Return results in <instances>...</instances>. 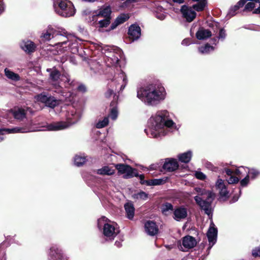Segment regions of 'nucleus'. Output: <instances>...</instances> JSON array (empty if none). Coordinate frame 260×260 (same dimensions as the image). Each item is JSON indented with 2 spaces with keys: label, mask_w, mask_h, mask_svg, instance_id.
<instances>
[{
  "label": "nucleus",
  "mask_w": 260,
  "mask_h": 260,
  "mask_svg": "<svg viewBox=\"0 0 260 260\" xmlns=\"http://www.w3.org/2000/svg\"><path fill=\"white\" fill-rule=\"evenodd\" d=\"M248 175H250L251 179H255L259 175V172L254 169H248Z\"/></svg>",
  "instance_id": "obj_41"
},
{
  "label": "nucleus",
  "mask_w": 260,
  "mask_h": 260,
  "mask_svg": "<svg viewBox=\"0 0 260 260\" xmlns=\"http://www.w3.org/2000/svg\"><path fill=\"white\" fill-rule=\"evenodd\" d=\"M180 12L182 15V17L185 19L187 22L193 21L197 16L196 11L193 10L191 7L186 5L181 6Z\"/></svg>",
  "instance_id": "obj_8"
},
{
  "label": "nucleus",
  "mask_w": 260,
  "mask_h": 260,
  "mask_svg": "<svg viewBox=\"0 0 260 260\" xmlns=\"http://www.w3.org/2000/svg\"><path fill=\"white\" fill-rule=\"evenodd\" d=\"M76 90L81 93H85L87 90L86 86L83 84L78 85L76 87Z\"/></svg>",
  "instance_id": "obj_44"
},
{
  "label": "nucleus",
  "mask_w": 260,
  "mask_h": 260,
  "mask_svg": "<svg viewBox=\"0 0 260 260\" xmlns=\"http://www.w3.org/2000/svg\"><path fill=\"white\" fill-rule=\"evenodd\" d=\"M26 113L23 108H19L14 112L13 115L15 119L22 120L26 117Z\"/></svg>",
  "instance_id": "obj_28"
},
{
  "label": "nucleus",
  "mask_w": 260,
  "mask_h": 260,
  "mask_svg": "<svg viewBox=\"0 0 260 260\" xmlns=\"http://www.w3.org/2000/svg\"><path fill=\"white\" fill-rule=\"evenodd\" d=\"M103 51H104L103 53H107V54L113 53L114 54V48L113 47H105L103 49Z\"/></svg>",
  "instance_id": "obj_52"
},
{
  "label": "nucleus",
  "mask_w": 260,
  "mask_h": 260,
  "mask_svg": "<svg viewBox=\"0 0 260 260\" xmlns=\"http://www.w3.org/2000/svg\"><path fill=\"white\" fill-rule=\"evenodd\" d=\"M140 179V182L141 184L146 185L147 186V182H149V180H145V176L144 174L139 175L138 176Z\"/></svg>",
  "instance_id": "obj_46"
},
{
  "label": "nucleus",
  "mask_w": 260,
  "mask_h": 260,
  "mask_svg": "<svg viewBox=\"0 0 260 260\" xmlns=\"http://www.w3.org/2000/svg\"><path fill=\"white\" fill-rule=\"evenodd\" d=\"M168 179V177L159 179H149V182H147V186H154L164 184L166 182Z\"/></svg>",
  "instance_id": "obj_27"
},
{
  "label": "nucleus",
  "mask_w": 260,
  "mask_h": 260,
  "mask_svg": "<svg viewBox=\"0 0 260 260\" xmlns=\"http://www.w3.org/2000/svg\"><path fill=\"white\" fill-rule=\"evenodd\" d=\"M211 31L209 29H205L203 27H200L196 34V38L199 40L207 39L211 37Z\"/></svg>",
  "instance_id": "obj_18"
},
{
  "label": "nucleus",
  "mask_w": 260,
  "mask_h": 260,
  "mask_svg": "<svg viewBox=\"0 0 260 260\" xmlns=\"http://www.w3.org/2000/svg\"><path fill=\"white\" fill-rule=\"evenodd\" d=\"M197 244L196 239L190 236H187L183 238L182 245H180L179 248L183 251L194 247Z\"/></svg>",
  "instance_id": "obj_10"
},
{
  "label": "nucleus",
  "mask_w": 260,
  "mask_h": 260,
  "mask_svg": "<svg viewBox=\"0 0 260 260\" xmlns=\"http://www.w3.org/2000/svg\"><path fill=\"white\" fill-rule=\"evenodd\" d=\"M213 196H207L206 199L201 196H195L194 200L201 209L205 211L208 216H212L213 208L212 203L213 201Z\"/></svg>",
  "instance_id": "obj_6"
},
{
  "label": "nucleus",
  "mask_w": 260,
  "mask_h": 260,
  "mask_svg": "<svg viewBox=\"0 0 260 260\" xmlns=\"http://www.w3.org/2000/svg\"><path fill=\"white\" fill-rule=\"evenodd\" d=\"M252 254L255 256H260V247L253 250Z\"/></svg>",
  "instance_id": "obj_58"
},
{
  "label": "nucleus",
  "mask_w": 260,
  "mask_h": 260,
  "mask_svg": "<svg viewBox=\"0 0 260 260\" xmlns=\"http://www.w3.org/2000/svg\"><path fill=\"white\" fill-rule=\"evenodd\" d=\"M49 256L50 260H67L61 250L56 245L52 246L50 249Z\"/></svg>",
  "instance_id": "obj_12"
},
{
  "label": "nucleus",
  "mask_w": 260,
  "mask_h": 260,
  "mask_svg": "<svg viewBox=\"0 0 260 260\" xmlns=\"http://www.w3.org/2000/svg\"><path fill=\"white\" fill-rule=\"evenodd\" d=\"M249 181V175L248 174H247L246 175V176L244 179H243L242 180H241L240 181V185L242 187L246 186L248 185Z\"/></svg>",
  "instance_id": "obj_43"
},
{
  "label": "nucleus",
  "mask_w": 260,
  "mask_h": 260,
  "mask_svg": "<svg viewBox=\"0 0 260 260\" xmlns=\"http://www.w3.org/2000/svg\"><path fill=\"white\" fill-rule=\"evenodd\" d=\"M137 2H138L137 0H126V1H125L123 3V5L126 7H129L130 4Z\"/></svg>",
  "instance_id": "obj_55"
},
{
  "label": "nucleus",
  "mask_w": 260,
  "mask_h": 260,
  "mask_svg": "<svg viewBox=\"0 0 260 260\" xmlns=\"http://www.w3.org/2000/svg\"><path fill=\"white\" fill-rule=\"evenodd\" d=\"M207 0L201 1L197 4H194L191 7L192 9H194V11L197 12H202L204 10L205 7L207 6Z\"/></svg>",
  "instance_id": "obj_26"
},
{
  "label": "nucleus",
  "mask_w": 260,
  "mask_h": 260,
  "mask_svg": "<svg viewBox=\"0 0 260 260\" xmlns=\"http://www.w3.org/2000/svg\"><path fill=\"white\" fill-rule=\"evenodd\" d=\"M195 176L197 179L201 180H204L206 178V175L202 172H197Z\"/></svg>",
  "instance_id": "obj_49"
},
{
  "label": "nucleus",
  "mask_w": 260,
  "mask_h": 260,
  "mask_svg": "<svg viewBox=\"0 0 260 260\" xmlns=\"http://www.w3.org/2000/svg\"><path fill=\"white\" fill-rule=\"evenodd\" d=\"M86 158L84 156L76 155L74 158L75 165L78 167L82 166L86 161Z\"/></svg>",
  "instance_id": "obj_36"
},
{
  "label": "nucleus",
  "mask_w": 260,
  "mask_h": 260,
  "mask_svg": "<svg viewBox=\"0 0 260 260\" xmlns=\"http://www.w3.org/2000/svg\"><path fill=\"white\" fill-rule=\"evenodd\" d=\"M253 13L256 14H260V4H259V6L258 8L254 10V11H253Z\"/></svg>",
  "instance_id": "obj_61"
},
{
  "label": "nucleus",
  "mask_w": 260,
  "mask_h": 260,
  "mask_svg": "<svg viewBox=\"0 0 260 260\" xmlns=\"http://www.w3.org/2000/svg\"><path fill=\"white\" fill-rule=\"evenodd\" d=\"M54 8L56 13L64 17L72 16L75 13L73 3L68 0H57L54 3Z\"/></svg>",
  "instance_id": "obj_3"
},
{
  "label": "nucleus",
  "mask_w": 260,
  "mask_h": 260,
  "mask_svg": "<svg viewBox=\"0 0 260 260\" xmlns=\"http://www.w3.org/2000/svg\"><path fill=\"white\" fill-rule=\"evenodd\" d=\"M20 47L28 54H31L35 52L37 49L36 44L29 40L22 41L20 43Z\"/></svg>",
  "instance_id": "obj_11"
},
{
  "label": "nucleus",
  "mask_w": 260,
  "mask_h": 260,
  "mask_svg": "<svg viewBox=\"0 0 260 260\" xmlns=\"http://www.w3.org/2000/svg\"><path fill=\"white\" fill-rule=\"evenodd\" d=\"M109 123L108 117H105L102 120L99 121L96 124L95 127L97 128H101L106 126Z\"/></svg>",
  "instance_id": "obj_38"
},
{
  "label": "nucleus",
  "mask_w": 260,
  "mask_h": 260,
  "mask_svg": "<svg viewBox=\"0 0 260 260\" xmlns=\"http://www.w3.org/2000/svg\"><path fill=\"white\" fill-rule=\"evenodd\" d=\"M215 187L219 190L218 195H228L229 191L224 181L221 179H218L216 182Z\"/></svg>",
  "instance_id": "obj_21"
},
{
  "label": "nucleus",
  "mask_w": 260,
  "mask_h": 260,
  "mask_svg": "<svg viewBox=\"0 0 260 260\" xmlns=\"http://www.w3.org/2000/svg\"><path fill=\"white\" fill-rule=\"evenodd\" d=\"M97 174L101 175H111L114 174V170H112L108 166H104L97 170Z\"/></svg>",
  "instance_id": "obj_29"
},
{
  "label": "nucleus",
  "mask_w": 260,
  "mask_h": 260,
  "mask_svg": "<svg viewBox=\"0 0 260 260\" xmlns=\"http://www.w3.org/2000/svg\"><path fill=\"white\" fill-rule=\"evenodd\" d=\"M179 165L175 158H167L162 166L164 170L167 172H172L178 169Z\"/></svg>",
  "instance_id": "obj_14"
},
{
  "label": "nucleus",
  "mask_w": 260,
  "mask_h": 260,
  "mask_svg": "<svg viewBox=\"0 0 260 260\" xmlns=\"http://www.w3.org/2000/svg\"><path fill=\"white\" fill-rule=\"evenodd\" d=\"M114 104V101H112L110 104V112L109 115V117L112 120H114V107H112L113 104Z\"/></svg>",
  "instance_id": "obj_54"
},
{
  "label": "nucleus",
  "mask_w": 260,
  "mask_h": 260,
  "mask_svg": "<svg viewBox=\"0 0 260 260\" xmlns=\"http://www.w3.org/2000/svg\"><path fill=\"white\" fill-rule=\"evenodd\" d=\"M241 171H240L239 169H236L234 171V175H236V176H238L239 177H240V176L241 175Z\"/></svg>",
  "instance_id": "obj_60"
},
{
  "label": "nucleus",
  "mask_w": 260,
  "mask_h": 260,
  "mask_svg": "<svg viewBox=\"0 0 260 260\" xmlns=\"http://www.w3.org/2000/svg\"><path fill=\"white\" fill-rule=\"evenodd\" d=\"M240 8L238 7V6H237L236 5H235L234 7H232L230 9L229 14L231 15L232 16H234L236 14V12Z\"/></svg>",
  "instance_id": "obj_45"
},
{
  "label": "nucleus",
  "mask_w": 260,
  "mask_h": 260,
  "mask_svg": "<svg viewBox=\"0 0 260 260\" xmlns=\"http://www.w3.org/2000/svg\"><path fill=\"white\" fill-rule=\"evenodd\" d=\"M206 167L207 168H209V169H211V170H213V168H215L213 165L212 164H211V163H207L206 164Z\"/></svg>",
  "instance_id": "obj_62"
},
{
  "label": "nucleus",
  "mask_w": 260,
  "mask_h": 260,
  "mask_svg": "<svg viewBox=\"0 0 260 260\" xmlns=\"http://www.w3.org/2000/svg\"><path fill=\"white\" fill-rule=\"evenodd\" d=\"M90 20L92 21H94L95 22H97L98 23L99 22V21L100 19H103V18L102 17H100V18L99 17H96V13L94 11L93 13H92V17H91V19L90 18Z\"/></svg>",
  "instance_id": "obj_53"
},
{
  "label": "nucleus",
  "mask_w": 260,
  "mask_h": 260,
  "mask_svg": "<svg viewBox=\"0 0 260 260\" xmlns=\"http://www.w3.org/2000/svg\"><path fill=\"white\" fill-rule=\"evenodd\" d=\"M126 216L129 219H132L135 215V208L131 201H128L124 204Z\"/></svg>",
  "instance_id": "obj_23"
},
{
  "label": "nucleus",
  "mask_w": 260,
  "mask_h": 260,
  "mask_svg": "<svg viewBox=\"0 0 260 260\" xmlns=\"http://www.w3.org/2000/svg\"><path fill=\"white\" fill-rule=\"evenodd\" d=\"M48 73H49V80L52 82H55L54 84L55 86V88L59 89L61 88L60 86L57 82L60 79V77H62V75L60 72L56 69L55 67L53 68H48L46 70Z\"/></svg>",
  "instance_id": "obj_9"
},
{
  "label": "nucleus",
  "mask_w": 260,
  "mask_h": 260,
  "mask_svg": "<svg viewBox=\"0 0 260 260\" xmlns=\"http://www.w3.org/2000/svg\"><path fill=\"white\" fill-rule=\"evenodd\" d=\"M72 116L73 118H68L69 119H71L70 123H71L72 124L76 123L80 119V116L79 114H75V115H72Z\"/></svg>",
  "instance_id": "obj_48"
},
{
  "label": "nucleus",
  "mask_w": 260,
  "mask_h": 260,
  "mask_svg": "<svg viewBox=\"0 0 260 260\" xmlns=\"http://www.w3.org/2000/svg\"><path fill=\"white\" fill-rule=\"evenodd\" d=\"M21 128L19 127H15L13 128H2L0 129V135H4L5 133H7L8 134L20 132ZM1 140H3V138H0Z\"/></svg>",
  "instance_id": "obj_35"
},
{
  "label": "nucleus",
  "mask_w": 260,
  "mask_h": 260,
  "mask_svg": "<svg viewBox=\"0 0 260 260\" xmlns=\"http://www.w3.org/2000/svg\"><path fill=\"white\" fill-rule=\"evenodd\" d=\"M110 87H111V85H110V84L108 83V90L105 93V96L106 98H109L111 97V96L113 93V90L110 88Z\"/></svg>",
  "instance_id": "obj_51"
},
{
  "label": "nucleus",
  "mask_w": 260,
  "mask_h": 260,
  "mask_svg": "<svg viewBox=\"0 0 260 260\" xmlns=\"http://www.w3.org/2000/svg\"><path fill=\"white\" fill-rule=\"evenodd\" d=\"M112 222L105 216H102L97 221L98 228L101 232L106 240L114 239V226Z\"/></svg>",
  "instance_id": "obj_4"
},
{
  "label": "nucleus",
  "mask_w": 260,
  "mask_h": 260,
  "mask_svg": "<svg viewBox=\"0 0 260 260\" xmlns=\"http://www.w3.org/2000/svg\"><path fill=\"white\" fill-rule=\"evenodd\" d=\"M217 235V229L215 227V224L212 221L207 233V236L210 244L214 245L216 241Z\"/></svg>",
  "instance_id": "obj_16"
},
{
  "label": "nucleus",
  "mask_w": 260,
  "mask_h": 260,
  "mask_svg": "<svg viewBox=\"0 0 260 260\" xmlns=\"http://www.w3.org/2000/svg\"><path fill=\"white\" fill-rule=\"evenodd\" d=\"M141 28L137 24H132L128 28V35L132 41L138 40L141 36Z\"/></svg>",
  "instance_id": "obj_13"
},
{
  "label": "nucleus",
  "mask_w": 260,
  "mask_h": 260,
  "mask_svg": "<svg viewBox=\"0 0 260 260\" xmlns=\"http://www.w3.org/2000/svg\"><path fill=\"white\" fill-rule=\"evenodd\" d=\"M62 78H64L65 79H62V80L64 81V83H67L72 88L76 87L78 85V83L76 81L74 80L71 81L70 76L67 73H63Z\"/></svg>",
  "instance_id": "obj_31"
},
{
  "label": "nucleus",
  "mask_w": 260,
  "mask_h": 260,
  "mask_svg": "<svg viewBox=\"0 0 260 260\" xmlns=\"http://www.w3.org/2000/svg\"><path fill=\"white\" fill-rule=\"evenodd\" d=\"M187 210L184 208L180 207L176 209L174 211V218L177 221H180L186 217Z\"/></svg>",
  "instance_id": "obj_22"
},
{
  "label": "nucleus",
  "mask_w": 260,
  "mask_h": 260,
  "mask_svg": "<svg viewBox=\"0 0 260 260\" xmlns=\"http://www.w3.org/2000/svg\"><path fill=\"white\" fill-rule=\"evenodd\" d=\"M174 124L173 121L171 119H166L165 118L164 123V127L166 126L167 127H171Z\"/></svg>",
  "instance_id": "obj_50"
},
{
  "label": "nucleus",
  "mask_w": 260,
  "mask_h": 260,
  "mask_svg": "<svg viewBox=\"0 0 260 260\" xmlns=\"http://www.w3.org/2000/svg\"><path fill=\"white\" fill-rule=\"evenodd\" d=\"M168 112L166 111L158 112L154 118L155 127L158 129L164 128V123L165 118L168 117Z\"/></svg>",
  "instance_id": "obj_15"
},
{
  "label": "nucleus",
  "mask_w": 260,
  "mask_h": 260,
  "mask_svg": "<svg viewBox=\"0 0 260 260\" xmlns=\"http://www.w3.org/2000/svg\"><path fill=\"white\" fill-rule=\"evenodd\" d=\"M68 42V39L66 37H65V40L61 42L58 43V44H60L61 46H62L64 44H66Z\"/></svg>",
  "instance_id": "obj_63"
},
{
  "label": "nucleus",
  "mask_w": 260,
  "mask_h": 260,
  "mask_svg": "<svg viewBox=\"0 0 260 260\" xmlns=\"http://www.w3.org/2000/svg\"><path fill=\"white\" fill-rule=\"evenodd\" d=\"M5 73L6 76L10 79L15 81H17L20 80V76L18 74H16L7 69H5Z\"/></svg>",
  "instance_id": "obj_30"
},
{
  "label": "nucleus",
  "mask_w": 260,
  "mask_h": 260,
  "mask_svg": "<svg viewBox=\"0 0 260 260\" xmlns=\"http://www.w3.org/2000/svg\"><path fill=\"white\" fill-rule=\"evenodd\" d=\"M118 115V111L117 107L115 106V120L117 118Z\"/></svg>",
  "instance_id": "obj_64"
},
{
  "label": "nucleus",
  "mask_w": 260,
  "mask_h": 260,
  "mask_svg": "<svg viewBox=\"0 0 260 260\" xmlns=\"http://www.w3.org/2000/svg\"><path fill=\"white\" fill-rule=\"evenodd\" d=\"M224 172L228 175V177H230L231 175H234V171L230 169L225 168Z\"/></svg>",
  "instance_id": "obj_57"
},
{
  "label": "nucleus",
  "mask_w": 260,
  "mask_h": 260,
  "mask_svg": "<svg viewBox=\"0 0 260 260\" xmlns=\"http://www.w3.org/2000/svg\"><path fill=\"white\" fill-rule=\"evenodd\" d=\"M51 34L50 32H48V31L43 34L42 36V37L44 38L46 40H50L51 39Z\"/></svg>",
  "instance_id": "obj_56"
},
{
  "label": "nucleus",
  "mask_w": 260,
  "mask_h": 260,
  "mask_svg": "<svg viewBox=\"0 0 260 260\" xmlns=\"http://www.w3.org/2000/svg\"><path fill=\"white\" fill-rule=\"evenodd\" d=\"M191 43V41L189 39H185L182 41V44L183 45H188Z\"/></svg>",
  "instance_id": "obj_59"
},
{
  "label": "nucleus",
  "mask_w": 260,
  "mask_h": 260,
  "mask_svg": "<svg viewBox=\"0 0 260 260\" xmlns=\"http://www.w3.org/2000/svg\"><path fill=\"white\" fill-rule=\"evenodd\" d=\"M130 16L128 13H121L115 19V28L118 25L127 21Z\"/></svg>",
  "instance_id": "obj_24"
},
{
  "label": "nucleus",
  "mask_w": 260,
  "mask_h": 260,
  "mask_svg": "<svg viewBox=\"0 0 260 260\" xmlns=\"http://www.w3.org/2000/svg\"><path fill=\"white\" fill-rule=\"evenodd\" d=\"M214 50V47L207 43L204 47L200 48V51L202 53H208L210 50L213 51Z\"/></svg>",
  "instance_id": "obj_39"
},
{
  "label": "nucleus",
  "mask_w": 260,
  "mask_h": 260,
  "mask_svg": "<svg viewBox=\"0 0 260 260\" xmlns=\"http://www.w3.org/2000/svg\"><path fill=\"white\" fill-rule=\"evenodd\" d=\"M145 232L150 236H154L158 232V228L155 222L147 221L145 224Z\"/></svg>",
  "instance_id": "obj_17"
},
{
  "label": "nucleus",
  "mask_w": 260,
  "mask_h": 260,
  "mask_svg": "<svg viewBox=\"0 0 260 260\" xmlns=\"http://www.w3.org/2000/svg\"><path fill=\"white\" fill-rule=\"evenodd\" d=\"M226 34L225 32V30L223 28H221L219 30V36L218 38L219 39L224 40L226 37Z\"/></svg>",
  "instance_id": "obj_47"
},
{
  "label": "nucleus",
  "mask_w": 260,
  "mask_h": 260,
  "mask_svg": "<svg viewBox=\"0 0 260 260\" xmlns=\"http://www.w3.org/2000/svg\"><path fill=\"white\" fill-rule=\"evenodd\" d=\"M111 17H107L100 19L99 22L97 23L98 27L100 28L107 27L110 24Z\"/></svg>",
  "instance_id": "obj_37"
},
{
  "label": "nucleus",
  "mask_w": 260,
  "mask_h": 260,
  "mask_svg": "<svg viewBox=\"0 0 260 260\" xmlns=\"http://www.w3.org/2000/svg\"><path fill=\"white\" fill-rule=\"evenodd\" d=\"M192 152L191 151H188L186 152L179 154L178 155L179 160L185 164L188 163L191 158Z\"/></svg>",
  "instance_id": "obj_25"
},
{
  "label": "nucleus",
  "mask_w": 260,
  "mask_h": 260,
  "mask_svg": "<svg viewBox=\"0 0 260 260\" xmlns=\"http://www.w3.org/2000/svg\"><path fill=\"white\" fill-rule=\"evenodd\" d=\"M115 168L118 170L119 174H123L125 179H129L138 176V171L137 169L132 168L131 166L125 164L115 165Z\"/></svg>",
  "instance_id": "obj_5"
},
{
  "label": "nucleus",
  "mask_w": 260,
  "mask_h": 260,
  "mask_svg": "<svg viewBox=\"0 0 260 260\" xmlns=\"http://www.w3.org/2000/svg\"><path fill=\"white\" fill-rule=\"evenodd\" d=\"M116 58L115 62V75L118 76L115 79V86L116 89H119V91H122L127 83L126 75L123 71V69L126 64V60L122 50L119 47L115 46V58Z\"/></svg>",
  "instance_id": "obj_2"
},
{
  "label": "nucleus",
  "mask_w": 260,
  "mask_h": 260,
  "mask_svg": "<svg viewBox=\"0 0 260 260\" xmlns=\"http://www.w3.org/2000/svg\"><path fill=\"white\" fill-rule=\"evenodd\" d=\"M161 209L162 214L167 215L173 211V207L171 204L166 203L162 205Z\"/></svg>",
  "instance_id": "obj_33"
},
{
  "label": "nucleus",
  "mask_w": 260,
  "mask_h": 260,
  "mask_svg": "<svg viewBox=\"0 0 260 260\" xmlns=\"http://www.w3.org/2000/svg\"><path fill=\"white\" fill-rule=\"evenodd\" d=\"M94 12L96 13V17H102L103 18L111 17V10L110 6L101 8Z\"/></svg>",
  "instance_id": "obj_19"
},
{
  "label": "nucleus",
  "mask_w": 260,
  "mask_h": 260,
  "mask_svg": "<svg viewBox=\"0 0 260 260\" xmlns=\"http://www.w3.org/2000/svg\"><path fill=\"white\" fill-rule=\"evenodd\" d=\"M166 90L158 81L148 84L137 91V97L148 105L155 106L165 98Z\"/></svg>",
  "instance_id": "obj_1"
},
{
  "label": "nucleus",
  "mask_w": 260,
  "mask_h": 260,
  "mask_svg": "<svg viewBox=\"0 0 260 260\" xmlns=\"http://www.w3.org/2000/svg\"><path fill=\"white\" fill-rule=\"evenodd\" d=\"M228 184H236L239 182L240 178L235 176L234 175H231L230 177L226 178Z\"/></svg>",
  "instance_id": "obj_40"
},
{
  "label": "nucleus",
  "mask_w": 260,
  "mask_h": 260,
  "mask_svg": "<svg viewBox=\"0 0 260 260\" xmlns=\"http://www.w3.org/2000/svg\"><path fill=\"white\" fill-rule=\"evenodd\" d=\"M67 127V125L63 122L59 121L52 122L47 125V128L49 131H56L63 129Z\"/></svg>",
  "instance_id": "obj_20"
},
{
  "label": "nucleus",
  "mask_w": 260,
  "mask_h": 260,
  "mask_svg": "<svg viewBox=\"0 0 260 260\" xmlns=\"http://www.w3.org/2000/svg\"><path fill=\"white\" fill-rule=\"evenodd\" d=\"M255 7V4L253 2H249L245 5L244 11H251Z\"/></svg>",
  "instance_id": "obj_42"
},
{
  "label": "nucleus",
  "mask_w": 260,
  "mask_h": 260,
  "mask_svg": "<svg viewBox=\"0 0 260 260\" xmlns=\"http://www.w3.org/2000/svg\"><path fill=\"white\" fill-rule=\"evenodd\" d=\"M37 100L39 102L45 104V106L51 108H54L58 105L57 101L54 96L45 92L38 94Z\"/></svg>",
  "instance_id": "obj_7"
},
{
  "label": "nucleus",
  "mask_w": 260,
  "mask_h": 260,
  "mask_svg": "<svg viewBox=\"0 0 260 260\" xmlns=\"http://www.w3.org/2000/svg\"><path fill=\"white\" fill-rule=\"evenodd\" d=\"M114 54L111 53V55H107V57H104V60L106 66L107 68L112 69L114 67Z\"/></svg>",
  "instance_id": "obj_34"
},
{
  "label": "nucleus",
  "mask_w": 260,
  "mask_h": 260,
  "mask_svg": "<svg viewBox=\"0 0 260 260\" xmlns=\"http://www.w3.org/2000/svg\"><path fill=\"white\" fill-rule=\"evenodd\" d=\"M231 198H232V199L230 201V203H233L237 201L239 196H219L218 200L219 202L223 203L230 200Z\"/></svg>",
  "instance_id": "obj_32"
}]
</instances>
